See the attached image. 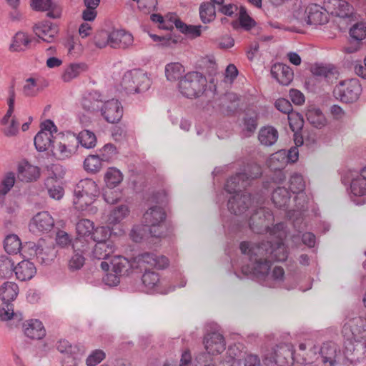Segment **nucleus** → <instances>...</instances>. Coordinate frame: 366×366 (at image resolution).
<instances>
[{
    "label": "nucleus",
    "mask_w": 366,
    "mask_h": 366,
    "mask_svg": "<svg viewBox=\"0 0 366 366\" xmlns=\"http://www.w3.org/2000/svg\"><path fill=\"white\" fill-rule=\"evenodd\" d=\"M273 236L277 239L274 244L269 241L252 244L247 242L240 244L242 253L249 256V263L242 267V274L271 288L278 287L282 282L285 275L281 267H274L272 272H269L272 260L281 262L287 258V250L282 242L287 236V231L282 238L277 234Z\"/></svg>",
    "instance_id": "f257e3e1"
},
{
    "label": "nucleus",
    "mask_w": 366,
    "mask_h": 366,
    "mask_svg": "<svg viewBox=\"0 0 366 366\" xmlns=\"http://www.w3.org/2000/svg\"><path fill=\"white\" fill-rule=\"evenodd\" d=\"M262 174V169L257 164H252L244 168L243 171L237 173L229 178L225 184L224 189L231 196L227 202L229 211L237 215H244L246 217L250 214L254 204L258 198V194L251 196L246 192H242L250 184L252 179L259 177Z\"/></svg>",
    "instance_id": "f03ea898"
},
{
    "label": "nucleus",
    "mask_w": 366,
    "mask_h": 366,
    "mask_svg": "<svg viewBox=\"0 0 366 366\" xmlns=\"http://www.w3.org/2000/svg\"><path fill=\"white\" fill-rule=\"evenodd\" d=\"M264 196L262 194L258 195V198L254 204L249 214V227L255 233H269L270 235H277L282 238L285 234V225L284 223H278L273 225L274 216L270 209L263 207Z\"/></svg>",
    "instance_id": "7ed1b4c3"
},
{
    "label": "nucleus",
    "mask_w": 366,
    "mask_h": 366,
    "mask_svg": "<svg viewBox=\"0 0 366 366\" xmlns=\"http://www.w3.org/2000/svg\"><path fill=\"white\" fill-rule=\"evenodd\" d=\"M290 188L294 193L297 194L295 197V209L287 212V217L292 220L295 228L301 232L306 226L305 222V212L307 209L308 197L304 192L305 188V182L303 177L297 173H294L290 179Z\"/></svg>",
    "instance_id": "20e7f679"
},
{
    "label": "nucleus",
    "mask_w": 366,
    "mask_h": 366,
    "mask_svg": "<svg viewBox=\"0 0 366 366\" xmlns=\"http://www.w3.org/2000/svg\"><path fill=\"white\" fill-rule=\"evenodd\" d=\"M134 42L132 34L124 30H114L109 34L105 31L99 33L94 39V44L99 48L109 45L114 49H127Z\"/></svg>",
    "instance_id": "39448f33"
},
{
    "label": "nucleus",
    "mask_w": 366,
    "mask_h": 366,
    "mask_svg": "<svg viewBox=\"0 0 366 366\" xmlns=\"http://www.w3.org/2000/svg\"><path fill=\"white\" fill-rule=\"evenodd\" d=\"M207 86L206 78L199 72H189L181 79L178 88L181 94L187 98L199 97Z\"/></svg>",
    "instance_id": "423d86ee"
},
{
    "label": "nucleus",
    "mask_w": 366,
    "mask_h": 366,
    "mask_svg": "<svg viewBox=\"0 0 366 366\" xmlns=\"http://www.w3.org/2000/svg\"><path fill=\"white\" fill-rule=\"evenodd\" d=\"M150 86L151 80L147 74L140 69L127 71L122 77V86L129 94L146 92Z\"/></svg>",
    "instance_id": "0eeeda50"
},
{
    "label": "nucleus",
    "mask_w": 366,
    "mask_h": 366,
    "mask_svg": "<svg viewBox=\"0 0 366 366\" xmlns=\"http://www.w3.org/2000/svg\"><path fill=\"white\" fill-rule=\"evenodd\" d=\"M334 95L345 103L356 102L362 92V87L357 79H349L340 81L334 89Z\"/></svg>",
    "instance_id": "6e6552de"
},
{
    "label": "nucleus",
    "mask_w": 366,
    "mask_h": 366,
    "mask_svg": "<svg viewBox=\"0 0 366 366\" xmlns=\"http://www.w3.org/2000/svg\"><path fill=\"white\" fill-rule=\"evenodd\" d=\"M264 363L267 365L275 363L279 366H290L294 361V348L290 343H281L277 345L274 351L264 357Z\"/></svg>",
    "instance_id": "1a4fd4ad"
},
{
    "label": "nucleus",
    "mask_w": 366,
    "mask_h": 366,
    "mask_svg": "<svg viewBox=\"0 0 366 366\" xmlns=\"http://www.w3.org/2000/svg\"><path fill=\"white\" fill-rule=\"evenodd\" d=\"M166 214L161 207L154 206L149 208L144 214V219L146 225L149 228L151 236L161 237L163 236L160 229L162 228V223L165 219Z\"/></svg>",
    "instance_id": "9d476101"
},
{
    "label": "nucleus",
    "mask_w": 366,
    "mask_h": 366,
    "mask_svg": "<svg viewBox=\"0 0 366 366\" xmlns=\"http://www.w3.org/2000/svg\"><path fill=\"white\" fill-rule=\"evenodd\" d=\"M135 268L145 269L150 267L164 269L169 265L168 259L163 255H157L154 253L145 252L139 254L134 258Z\"/></svg>",
    "instance_id": "9b49d317"
},
{
    "label": "nucleus",
    "mask_w": 366,
    "mask_h": 366,
    "mask_svg": "<svg viewBox=\"0 0 366 366\" xmlns=\"http://www.w3.org/2000/svg\"><path fill=\"white\" fill-rule=\"evenodd\" d=\"M329 14L324 4H311L305 9L304 19L307 24L322 25L328 22Z\"/></svg>",
    "instance_id": "f8f14e48"
},
{
    "label": "nucleus",
    "mask_w": 366,
    "mask_h": 366,
    "mask_svg": "<svg viewBox=\"0 0 366 366\" xmlns=\"http://www.w3.org/2000/svg\"><path fill=\"white\" fill-rule=\"evenodd\" d=\"M101 115L108 123L114 124L120 121L123 116V107L116 99L102 103L99 109Z\"/></svg>",
    "instance_id": "ddd939ff"
},
{
    "label": "nucleus",
    "mask_w": 366,
    "mask_h": 366,
    "mask_svg": "<svg viewBox=\"0 0 366 366\" xmlns=\"http://www.w3.org/2000/svg\"><path fill=\"white\" fill-rule=\"evenodd\" d=\"M54 221L48 212L37 213L30 221L29 230L34 233H44L51 230Z\"/></svg>",
    "instance_id": "4468645a"
},
{
    "label": "nucleus",
    "mask_w": 366,
    "mask_h": 366,
    "mask_svg": "<svg viewBox=\"0 0 366 366\" xmlns=\"http://www.w3.org/2000/svg\"><path fill=\"white\" fill-rule=\"evenodd\" d=\"M325 9L332 16L340 18L350 17L353 7L345 0H324Z\"/></svg>",
    "instance_id": "2eb2a0df"
},
{
    "label": "nucleus",
    "mask_w": 366,
    "mask_h": 366,
    "mask_svg": "<svg viewBox=\"0 0 366 366\" xmlns=\"http://www.w3.org/2000/svg\"><path fill=\"white\" fill-rule=\"evenodd\" d=\"M204 348L208 354L216 355L225 350L223 335L218 332L207 333L204 338Z\"/></svg>",
    "instance_id": "dca6fc26"
},
{
    "label": "nucleus",
    "mask_w": 366,
    "mask_h": 366,
    "mask_svg": "<svg viewBox=\"0 0 366 366\" xmlns=\"http://www.w3.org/2000/svg\"><path fill=\"white\" fill-rule=\"evenodd\" d=\"M350 197L357 205L366 204V180L357 175L352 177Z\"/></svg>",
    "instance_id": "f3484780"
},
{
    "label": "nucleus",
    "mask_w": 366,
    "mask_h": 366,
    "mask_svg": "<svg viewBox=\"0 0 366 366\" xmlns=\"http://www.w3.org/2000/svg\"><path fill=\"white\" fill-rule=\"evenodd\" d=\"M35 34L44 41L53 42L59 32L58 26L50 22L44 21L36 24L34 27Z\"/></svg>",
    "instance_id": "a211bd4d"
},
{
    "label": "nucleus",
    "mask_w": 366,
    "mask_h": 366,
    "mask_svg": "<svg viewBox=\"0 0 366 366\" xmlns=\"http://www.w3.org/2000/svg\"><path fill=\"white\" fill-rule=\"evenodd\" d=\"M271 74L280 84L287 86L293 79L292 69L287 65L277 63L271 69Z\"/></svg>",
    "instance_id": "6ab92c4d"
},
{
    "label": "nucleus",
    "mask_w": 366,
    "mask_h": 366,
    "mask_svg": "<svg viewBox=\"0 0 366 366\" xmlns=\"http://www.w3.org/2000/svg\"><path fill=\"white\" fill-rule=\"evenodd\" d=\"M24 335L34 340H40L46 335V330L41 321L36 319L26 320L23 324Z\"/></svg>",
    "instance_id": "aec40b11"
},
{
    "label": "nucleus",
    "mask_w": 366,
    "mask_h": 366,
    "mask_svg": "<svg viewBox=\"0 0 366 366\" xmlns=\"http://www.w3.org/2000/svg\"><path fill=\"white\" fill-rule=\"evenodd\" d=\"M31 6L35 11H48L47 16L52 19L61 16V9L51 0H31Z\"/></svg>",
    "instance_id": "412c9836"
},
{
    "label": "nucleus",
    "mask_w": 366,
    "mask_h": 366,
    "mask_svg": "<svg viewBox=\"0 0 366 366\" xmlns=\"http://www.w3.org/2000/svg\"><path fill=\"white\" fill-rule=\"evenodd\" d=\"M16 278L20 281H27L32 279L36 269L34 264L29 260L24 259L14 267V272Z\"/></svg>",
    "instance_id": "4be33fe9"
},
{
    "label": "nucleus",
    "mask_w": 366,
    "mask_h": 366,
    "mask_svg": "<svg viewBox=\"0 0 366 366\" xmlns=\"http://www.w3.org/2000/svg\"><path fill=\"white\" fill-rule=\"evenodd\" d=\"M76 149L77 145L71 139L68 144L64 142L54 144L51 152L56 159L63 160L71 157L76 153Z\"/></svg>",
    "instance_id": "5701e85b"
},
{
    "label": "nucleus",
    "mask_w": 366,
    "mask_h": 366,
    "mask_svg": "<svg viewBox=\"0 0 366 366\" xmlns=\"http://www.w3.org/2000/svg\"><path fill=\"white\" fill-rule=\"evenodd\" d=\"M130 214V209L127 204H119L112 207L107 216V223L110 225L120 224Z\"/></svg>",
    "instance_id": "b1692460"
},
{
    "label": "nucleus",
    "mask_w": 366,
    "mask_h": 366,
    "mask_svg": "<svg viewBox=\"0 0 366 366\" xmlns=\"http://www.w3.org/2000/svg\"><path fill=\"white\" fill-rule=\"evenodd\" d=\"M111 264L112 266V271L121 276L129 274V271L135 268L134 258L132 260H129L122 256L114 257L111 261Z\"/></svg>",
    "instance_id": "393cba45"
},
{
    "label": "nucleus",
    "mask_w": 366,
    "mask_h": 366,
    "mask_svg": "<svg viewBox=\"0 0 366 366\" xmlns=\"http://www.w3.org/2000/svg\"><path fill=\"white\" fill-rule=\"evenodd\" d=\"M39 168L27 162H21L18 166V177L21 181H34L39 178Z\"/></svg>",
    "instance_id": "a878e982"
},
{
    "label": "nucleus",
    "mask_w": 366,
    "mask_h": 366,
    "mask_svg": "<svg viewBox=\"0 0 366 366\" xmlns=\"http://www.w3.org/2000/svg\"><path fill=\"white\" fill-rule=\"evenodd\" d=\"M76 192H81L89 197L97 198L100 194V189L97 183L92 179H84L79 182L76 185Z\"/></svg>",
    "instance_id": "bb28decb"
},
{
    "label": "nucleus",
    "mask_w": 366,
    "mask_h": 366,
    "mask_svg": "<svg viewBox=\"0 0 366 366\" xmlns=\"http://www.w3.org/2000/svg\"><path fill=\"white\" fill-rule=\"evenodd\" d=\"M88 66L84 62H74L69 64L61 74V79L64 82H69L78 77L81 74L86 71Z\"/></svg>",
    "instance_id": "cd10ccee"
},
{
    "label": "nucleus",
    "mask_w": 366,
    "mask_h": 366,
    "mask_svg": "<svg viewBox=\"0 0 366 366\" xmlns=\"http://www.w3.org/2000/svg\"><path fill=\"white\" fill-rule=\"evenodd\" d=\"M31 42L30 36L24 32H17L11 39V44L9 46V51L12 52L24 51L29 49Z\"/></svg>",
    "instance_id": "c85d7f7f"
},
{
    "label": "nucleus",
    "mask_w": 366,
    "mask_h": 366,
    "mask_svg": "<svg viewBox=\"0 0 366 366\" xmlns=\"http://www.w3.org/2000/svg\"><path fill=\"white\" fill-rule=\"evenodd\" d=\"M337 349L335 343H324L320 348L322 362L325 365L328 364V366H335L337 365Z\"/></svg>",
    "instance_id": "c756f323"
},
{
    "label": "nucleus",
    "mask_w": 366,
    "mask_h": 366,
    "mask_svg": "<svg viewBox=\"0 0 366 366\" xmlns=\"http://www.w3.org/2000/svg\"><path fill=\"white\" fill-rule=\"evenodd\" d=\"M115 249L114 242H97L92 249V257L97 259H106Z\"/></svg>",
    "instance_id": "7c9ffc66"
},
{
    "label": "nucleus",
    "mask_w": 366,
    "mask_h": 366,
    "mask_svg": "<svg viewBox=\"0 0 366 366\" xmlns=\"http://www.w3.org/2000/svg\"><path fill=\"white\" fill-rule=\"evenodd\" d=\"M71 137L77 146L78 144H80L83 147L86 149L94 148L97 144L96 135L94 132L87 129L81 131L76 137L72 135Z\"/></svg>",
    "instance_id": "2f4dec72"
},
{
    "label": "nucleus",
    "mask_w": 366,
    "mask_h": 366,
    "mask_svg": "<svg viewBox=\"0 0 366 366\" xmlns=\"http://www.w3.org/2000/svg\"><path fill=\"white\" fill-rule=\"evenodd\" d=\"M309 123L314 127L321 129L327 124V119L322 111L316 107H310L306 112Z\"/></svg>",
    "instance_id": "473e14b6"
},
{
    "label": "nucleus",
    "mask_w": 366,
    "mask_h": 366,
    "mask_svg": "<svg viewBox=\"0 0 366 366\" xmlns=\"http://www.w3.org/2000/svg\"><path fill=\"white\" fill-rule=\"evenodd\" d=\"M34 145L39 152H44L52 146L55 142L53 140L51 134L44 131H39L34 137Z\"/></svg>",
    "instance_id": "72a5a7b5"
},
{
    "label": "nucleus",
    "mask_w": 366,
    "mask_h": 366,
    "mask_svg": "<svg viewBox=\"0 0 366 366\" xmlns=\"http://www.w3.org/2000/svg\"><path fill=\"white\" fill-rule=\"evenodd\" d=\"M19 294V287L13 282H6L0 287V297L4 302L14 300Z\"/></svg>",
    "instance_id": "f704fd0d"
},
{
    "label": "nucleus",
    "mask_w": 366,
    "mask_h": 366,
    "mask_svg": "<svg viewBox=\"0 0 366 366\" xmlns=\"http://www.w3.org/2000/svg\"><path fill=\"white\" fill-rule=\"evenodd\" d=\"M258 138L262 144L272 146L278 139V132L273 127H264L259 130Z\"/></svg>",
    "instance_id": "c9c22d12"
},
{
    "label": "nucleus",
    "mask_w": 366,
    "mask_h": 366,
    "mask_svg": "<svg viewBox=\"0 0 366 366\" xmlns=\"http://www.w3.org/2000/svg\"><path fill=\"white\" fill-rule=\"evenodd\" d=\"M268 167L271 170L283 169L287 164L285 149H281L272 154L267 161Z\"/></svg>",
    "instance_id": "e433bc0d"
},
{
    "label": "nucleus",
    "mask_w": 366,
    "mask_h": 366,
    "mask_svg": "<svg viewBox=\"0 0 366 366\" xmlns=\"http://www.w3.org/2000/svg\"><path fill=\"white\" fill-rule=\"evenodd\" d=\"M99 95L97 92H91L84 97L81 101L83 109L89 112H98L102 103L98 99Z\"/></svg>",
    "instance_id": "4c0bfd02"
},
{
    "label": "nucleus",
    "mask_w": 366,
    "mask_h": 366,
    "mask_svg": "<svg viewBox=\"0 0 366 366\" xmlns=\"http://www.w3.org/2000/svg\"><path fill=\"white\" fill-rule=\"evenodd\" d=\"M290 194L285 187H277L275 189L272 195V200L278 208H285L290 202Z\"/></svg>",
    "instance_id": "58836bf2"
},
{
    "label": "nucleus",
    "mask_w": 366,
    "mask_h": 366,
    "mask_svg": "<svg viewBox=\"0 0 366 366\" xmlns=\"http://www.w3.org/2000/svg\"><path fill=\"white\" fill-rule=\"evenodd\" d=\"M142 281L147 292L153 290H157L159 285L161 284L159 274L152 271L145 270Z\"/></svg>",
    "instance_id": "ea45409f"
},
{
    "label": "nucleus",
    "mask_w": 366,
    "mask_h": 366,
    "mask_svg": "<svg viewBox=\"0 0 366 366\" xmlns=\"http://www.w3.org/2000/svg\"><path fill=\"white\" fill-rule=\"evenodd\" d=\"M164 72L167 80L175 81L184 73V67L179 62H171L166 64Z\"/></svg>",
    "instance_id": "a19ab883"
},
{
    "label": "nucleus",
    "mask_w": 366,
    "mask_h": 366,
    "mask_svg": "<svg viewBox=\"0 0 366 366\" xmlns=\"http://www.w3.org/2000/svg\"><path fill=\"white\" fill-rule=\"evenodd\" d=\"M84 355V350L81 347L74 348L72 352L62 357V366H78Z\"/></svg>",
    "instance_id": "79ce46f5"
},
{
    "label": "nucleus",
    "mask_w": 366,
    "mask_h": 366,
    "mask_svg": "<svg viewBox=\"0 0 366 366\" xmlns=\"http://www.w3.org/2000/svg\"><path fill=\"white\" fill-rule=\"evenodd\" d=\"M34 254L40 262L49 264L56 257V251L54 247H51L43 248L39 246H35Z\"/></svg>",
    "instance_id": "37998d69"
},
{
    "label": "nucleus",
    "mask_w": 366,
    "mask_h": 366,
    "mask_svg": "<svg viewBox=\"0 0 366 366\" xmlns=\"http://www.w3.org/2000/svg\"><path fill=\"white\" fill-rule=\"evenodd\" d=\"M199 16L204 24H209L216 17L215 6L209 2L203 3L199 6Z\"/></svg>",
    "instance_id": "c03bdc74"
},
{
    "label": "nucleus",
    "mask_w": 366,
    "mask_h": 366,
    "mask_svg": "<svg viewBox=\"0 0 366 366\" xmlns=\"http://www.w3.org/2000/svg\"><path fill=\"white\" fill-rule=\"evenodd\" d=\"M112 234V229L108 226L94 227L91 239L97 242H113L109 240Z\"/></svg>",
    "instance_id": "a18cd8bd"
},
{
    "label": "nucleus",
    "mask_w": 366,
    "mask_h": 366,
    "mask_svg": "<svg viewBox=\"0 0 366 366\" xmlns=\"http://www.w3.org/2000/svg\"><path fill=\"white\" fill-rule=\"evenodd\" d=\"M123 179V175L120 170L115 167H110L107 169L104 180L107 187L114 188L119 184Z\"/></svg>",
    "instance_id": "49530a36"
},
{
    "label": "nucleus",
    "mask_w": 366,
    "mask_h": 366,
    "mask_svg": "<svg viewBox=\"0 0 366 366\" xmlns=\"http://www.w3.org/2000/svg\"><path fill=\"white\" fill-rule=\"evenodd\" d=\"M4 249L9 254H17L21 247V242L16 234H9L4 239Z\"/></svg>",
    "instance_id": "de8ad7c7"
},
{
    "label": "nucleus",
    "mask_w": 366,
    "mask_h": 366,
    "mask_svg": "<svg viewBox=\"0 0 366 366\" xmlns=\"http://www.w3.org/2000/svg\"><path fill=\"white\" fill-rule=\"evenodd\" d=\"M74 197L73 199V204L74 207L80 211L85 210L88 206L91 205L95 200L96 198L89 197V196H86L82 194H77L76 192V189H74Z\"/></svg>",
    "instance_id": "09e8293b"
},
{
    "label": "nucleus",
    "mask_w": 366,
    "mask_h": 366,
    "mask_svg": "<svg viewBox=\"0 0 366 366\" xmlns=\"http://www.w3.org/2000/svg\"><path fill=\"white\" fill-rule=\"evenodd\" d=\"M94 227V222L88 219H81L76 224V232L80 237H91Z\"/></svg>",
    "instance_id": "8fccbe9b"
},
{
    "label": "nucleus",
    "mask_w": 366,
    "mask_h": 366,
    "mask_svg": "<svg viewBox=\"0 0 366 366\" xmlns=\"http://www.w3.org/2000/svg\"><path fill=\"white\" fill-rule=\"evenodd\" d=\"M41 90L40 85L36 79L29 77L25 80L23 86V94L26 97H35Z\"/></svg>",
    "instance_id": "3c124183"
},
{
    "label": "nucleus",
    "mask_w": 366,
    "mask_h": 366,
    "mask_svg": "<svg viewBox=\"0 0 366 366\" xmlns=\"http://www.w3.org/2000/svg\"><path fill=\"white\" fill-rule=\"evenodd\" d=\"M14 272V262L6 256H0V280L10 277Z\"/></svg>",
    "instance_id": "603ef678"
},
{
    "label": "nucleus",
    "mask_w": 366,
    "mask_h": 366,
    "mask_svg": "<svg viewBox=\"0 0 366 366\" xmlns=\"http://www.w3.org/2000/svg\"><path fill=\"white\" fill-rule=\"evenodd\" d=\"M103 159L99 155H89L84 162V167L86 171L91 172H97L102 166Z\"/></svg>",
    "instance_id": "864d4df0"
},
{
    "label": "nucleus",
    "mask_w": 366,
    "mask_h": 366,
    "mask_svg": "<svg viewBox=\"0 0 366 366\" xmlns=\"http://www.w3.org/2000/svg\"><path fill=\"white\" fill-rule=\"evenodd\" d=\"M239 21L242 28L244 30H250L255 26L254 20L251 18L244 7H240L239 11Z\"/></svg>",
    "instance_id": "5fc2aeb1"
},
{
    "label": "nucleus",
    "mask_w": 366,
    "mask_h": 366,
    "mask_svg": "<svg viewBox=\"0 0 366 366\" xmlns=\"http://www.w3.org/2000/svg\"><path fill=\"white\" fill-rule=\"evenodd\" d=\"M8 94H9V97L7 99V104L9 106V109L7 110L6 114L2 119V124H6L8 122L9 118L11 117V115L14 111L16 93H15L14 86H11L9 88Z\"/></svg>",
    "instance_id": "6e6d98bb"
},
{
    "label": "nucleus",
    "mask_w": 366,
    "mask_h": 366,
    "mask_svg": "<svg viewBox=\"0 0 366 366\" xmlns=\"http://www.w3.org/2000/svg\"><path fill=\"white\" fill-rule=\"evenodd\" d=\"M351 37L360 41L366 37V23L358 22L355 24L350 31Z\"/></svg>",
    "instance_id": "4d7b16f0"
},
{
    "label": "nucleus",
    "mask_w": 366,
    "mask_h": 366,
    "mask_svg": "<svg viewBox=\"0 0 366 366\" xmlns=\"http://www.w3.org/2000/svg\"><path fill=\"white\" fill-rule=\"evenodd\" d=\"M347 325L351 328L352 334L361 333L363 331H366V317L365 320L361 317L353 318L345 326Z\"/></svg>",
    "instance_id": "13d9d810"
},
{
    "label": "nucleus",
    "mask_w": 366,
    "mask_h": 366,
    "mask_svg": "<svg viewBox=\"0 0 366 366\" xmlns=\"http://www.w3.org/2000/svg\"><path fill=\"white\" fill-rule=\"evenodd\" d=\"M149 232V228L145 225H135L131 230L130 237L135 242H139Z\"/></svg>",
    "instance_id": "bf43d9fd"
},
{
    "label": "nucleus",
    "mask_w": 366,
    "mask_h": 366,
    "mask_svg": "<svg viewBox=\"0 0 366 366\" xmlns=\"http://www.w3.org/2000/svg\"><path fill=\"white\" fill-rule=\"evenodd\" d=\"M104 201L111 204L117 203L122 199V193L113 188L107 187L102 194Z\"/></svg>",
    "instance_id": "052dcab7"
},
{
    "label": "nucleus",
    "mask_w": 366,
    "mask_h": 366,
    "mask_svg": "<svg viewBox=\"0 0 366 366\" xmlns=\"http://www.w3.org/2000/svg\"><path fill=\"white\" fill-rule=\"evenodd\" d=\"M105 358V353L102 350H94L86 359L87 366H96Z\"/></svg>",
    "instance_id": "680f3d73"
},
{
    "label": "nucleus",
    "mask_w": 366,
    "mask_h": 366,
    "mask_svg": "<svg viewBox=\"0 0 366 366\" xmlns=\"http://www.w3.org/2000/svg\"><path fill=\"white\" fill-rule=\"evenodd\" d=\"M15 183V174L14 172H8L1 182L0 189L3 194H7Z\"/></svg>",
    "instance_id": "e2e57ef3"
},
{
    "label": "nucleus",
    "mask_w": 366,
    "mask_h": 366,
    "mask_svg": "<svg viewBox=\"0 0 366 366\" xmlns=\"http://www.w3.org/2000/svg\"><path fill=\"white\" fill-rule=\"evenodd\" d=\"M290 127L292 132H298L303 127V119L298 113L289 114L287 116Z\"/></svg>",
    "instance_id": "0e129e2a"
},
{
    "label": "nucleus",
    "mask_w": 366,
    "mask_h": 366,
    "mask_svg": "<svg viewBox=\"0 0 366 366\" xmlns=\"http://www.w3.org/2000/svg\"><path fill=\"white\" fill-rule=\"evenodd\" d=\"M16 314L14 312V306L10 302H3L0 307V319L4 321L11 320Z\"/></svg>",
    "instance_id": "69168bd1"
},
{
    "label": "nucleus",
    "mask_w": 366,
    "mask_h": 366,
    "mask_svg": "<svg viewBox=\"0 0 366 366\" xmlns=\"http://www.w3.org/2000/svg\"><path fill=\"white\" fill-rule=\"evenodd\" d=\"M85 259L81 253L75 252L69 262V268L71 270H78L82 267Z\"/></svg>",
    "instance_id": "338daca9"
},
{
    "label": "nucleus",
    "mask_w": 366,
    "mask_h": 366,
    "mask_svg": "<svg viewBox=\"0 0 366 366\" xmlns=\"http://www.w3.org/2000/svg\"><path fill=\"white\" fill-rule=\"evenodd\" d=\"M100 153L102 159L109 162L117 154V148L112 144H107L100 149Z\"/></svg>",
    "instance_id": "774afa93"
}]
</instances>
